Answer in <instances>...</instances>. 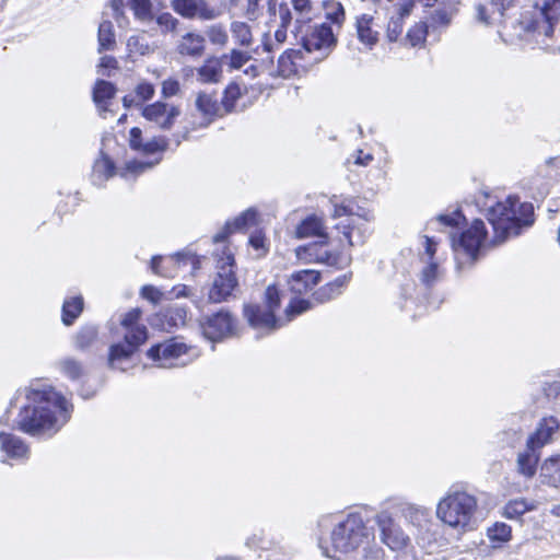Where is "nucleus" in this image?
Listing matches in <instances>:
<instances>
[{"label":"nucleus","mask_w":560,"mask_h":560,"mask_svg":"<svg viewBox=\"0 0 560 560\" xmlns=\"http://www.w3.org/2000/svg\"><path fill=\"white\" fill-rule=\"evenodd\" d=\"M320 532L331 527L329 540L322 545L328 558H352L354 560H386L384 549L375 541V533L360 513L340 516L324 514L317 520Z\"/></svg>","instance_id":"f257e3e1"},{"label":"nucleus","mask_w":560,"mask_h":560,"mask_svg":"<svg viewBox=\"0 0 560 560\" xmlns=\"http://www.w3.org/2000/svg\"><path fill=\"white\" fill-rule=\"evenodd\" d=\"M26 404L22 407L18 427L33 436H52L70 419L72 405L50 385L32 383L20 392Z\"/></svg>","instance_id":"f03ea898"},{"label":"nucleus","mask_w":560,"mask_h":560,"mask_svg":"<svg viewBox=\"0 0 560 560\" xmlns=\"http://www.w3.org/2000/svg\"><path fill=\"white\" fill-rule=\"evenodd\" d=\"M486 217L494 232V243H502L511 236L521 234L523 228L534 223V207L529 202H520L516 196L490 205Z\"/></svg>","instance_id":"7ed1b4c3"},{"label":"nucleus","mask_w":560,"mask_h":560,"mask_svg":"<svg viewBox=\"0 0 560 560\" xmlns=\"http://www.w3.org/2000/svg\"><path fill=\"white\" fill-rule=\"evenodd\" d=\"M280 292L276 285H268L264 294L262 305H246L244 314L249 325L258 331L269 334L290 322L295 315L308 310L310 302L306 300H292L287 306L285 317H276L275 311L280 305Z\"/></svg>","instance_id":"20e7f679"},{"label":"nucleus","mask_w":560,"mask_h":560,"mask_svg":"<svg viewBox=\"0 0 560 560\" xmlns=\"http://www.w3.org/2000/svg\"><path fill=\"white\" fill-rule=\"evenodd\" d=\"M478 510L477 498L467 491L450 490L436 504V517L457 533L474 529Z\"/></svg>","instance_id":"39448f33"},{"label":"nucleus","mask_w":560,"mask_h":560,"mask_svg":"<svg viewBox=\"0 0 560 560\" xmlns=\"http://www.w3.org/2000/svg\"><path fill=\"white\" fill-rule=\"evenodd\" d=\"M535 9L528 32L541 49L560 54V0H537Z\"/></svg>","instance_id":"423d86ee"},{"label":"nucleus","mask_w":560,"mask_h":560,"mask_svg":"<svg viewBox=\"0 0 560 560\" xmlns=\"http://www.w3.org/2000/svg\"><path fill=\"white\" fill-rule=\"evenodd\" d=\"M487 240V230L483 221L476 219L471 225L463 231L458 237L451 236V243L454 250L457 268L462 269L466 265L474 264Z\"/></svg>","instance_id":"0eeeda50"},{"label":"nucleus","mask_w":560,"mask_h":560,"mask_svg":"<svg viewBox=\"0 0 560 560\" xmlns=\"http://www.w3.org/2000/svg\"><path fill=\"white\" fill-rule=\"evenodd\" d=\"M234 256L228 246H223L221 255L217 254L218 273L209 291V300L214 303L225 301L237 287L233 271Z\"/></svg>","instance_id":"6e6552de"},{"label":"nucleus","mask_w":560,"mask_h":560,"mask_svg":"<svg viewBox=\"0 0 560 560\" xmlns=\"http://www.w3.org/2000/svg\"><path fill=\"white\" fill-rule=\"evenodd\" d=\"M189 347L177 338L152 346L147 355L156 366L172 369L184 366L190 361Z\"/></svg>","instance_id":"1a4fd4ad"},{"label":"nucleus","mask_w":560,"mask_h":560,"mask_svg":"<svg viewBox=\"0 0 560 560\" xmlns=\"http://www.w3.org/2000/svg\"><path fill=\"white\" fill-rule=\"evenodd\" d=\"M374 522L377 525L381 541L392 551H406L411 546L410 537L402 530L389 511L378 512Z\"/></svg>","instance_id":"9d476101"},{"label":"nucleus","mask_w":560,"mask_h":560,"mask_svg":"<svg viewBox=\"0 0 560 560\" xmlns=\"http://www.w3.org/2000/svg\"><path fill=\"white\" fill-rule=\"evenodd\" d=\"M337 44V37L331 24L323 23L313 27L303 39L305 51L315 54V60L325 59Z\"/></svg>","instance_id":"9b49d317"},{"label":"nucleus","mask_w":560,"mask_h":560,"mask_svg":"<svg viewBox=\"0 0 560 560\" xmlns=\"http://www.w3.org/2000/svg\"><path fill=\"white\" fill-rule=\"evenodd\" d=\"M295 256L305 264L318 262L331 267H341L348 264V257L340 253L331 252L325 242L310 243L299 246L295 249Z\"/></svg>","instance_id":"f8f14e48"},{"label":"nucleus","mask_w":560,"mask_h":560,"mask_svg":"<svg viewBox=\"0 0 560 560\" xmlns=\"http://www.w3.org/2000/svg\"><path fill=\"white\" fill-rule=\"evenodd\" d=\"M197 257L190 253L154 256L151 260V270L161 277L174 278L185 267H189L190 271L197 269Z\"/></svg>","instance_id":"ddd939ff"},{"label":"nucleus","mask_w":560,"mask_h":560,"mask_svg":"<svg viewBox=\"0 0 560 560\" xmlns=\"http://www.w3.org/2000/svg\"><path fill=\"white\" fill-rule=\"evenodd\" d=\"M200 327L207 339L219 341L234 335L236 322L228 311L221 310L211 316L203 317Z\"/></svg>","instance_id":"4468645a"},{"label":"nucleus","mask_w":560,"mask_h":560,"mask_svg":"<svg viewBox=\"0 0 560 560\" xmlns=\"http://www.w3.org/2000/svg\"><path fill=\"white\" fill-rule=\"evenodd\" d=\"M180 114L178 106L161 101L149 104L142 109V116L148 121L164 130L171 129Z\"/></svg>","instance_id":"2eb2a0df"},{"label":"nucleus","mask_w":560,"mask_h":560,"mask_svg":"<svg viewBox=\"0 0 560 560\" xmlns=\"http://www.w3.org/2000/svg\"><path fill=\"white\" fill-rule=\"evenodd\" d=\"M337 229H341L342 237L339 242L342 247L362 245L370 235L368 220L360 215L346 219L337 225Z\"/></svg>","instance_id":"dca6fc26"},{"label":"nucleus","mask_w":560,"mask_h":560,"mask_svg":"<svg viewBox=\"0 0 560 560\" xmlns=\"http://www.w3.org/2000/svg\"><path fill=\"white\" fill-rule=\"evenodd\" d=\"M196 110L200 115L199 121H191V129L205 128L211 124L214 117L221 115V105L214 95L200 92L195 102Z\"/></svg>","instance_id":"f3484780"},{"label":"nucleus","mask_w":560,"mask_h":560,"mask_svg":"<svg viewBox=\"0 0 560 560\" xmlns=\"http://www.w3.org/2000/svg\"><path fill=\"white\" fill-rule=\"evenodd\" d=\"M141 341L125 340L112 345L108 354V364L112 369L126 371L131 366V357L142 345Z\"/></svg>","instance_id":"a211bd4d"},{"label":"nucleus","mask_w":560,"mask_h":560,"mask_svg":"<svg viewBox=\"0 0 560 560\" xmlns=\"http://www.w3.org/2000/svg\"><path fill=\"white\" fill-rule=\"evenodd\" d=\"M141 311L140 308H132L127 312L121 320L120 325L125 329V340L141 341L145 342L148 339V329L145 325L140 323Z\"/></svg>","instance_id":"6ab92c4d"},{"label":"nucleus","mask_w":560,"mask_h":560,"mask_svg":"<svg viewBox=\"0 0 560 560\" xmlns=\"http://www.w3.org/2000/svg\"><path fill=\"white\" fill-rule=\"evenodd\" d=\"M125 3L130 7L140 23L149 24L154 20L151 0H112L110 5L116 18L121 13L120 9Z\"/></svg>","instance_id":"aec40b11"},{"label":"nucleus","mask_w":560,"mask_h":560,"mask_svg":"<svg viewBox=\"0 0 560 560\" xmlns=\"http://www.w3.org/2000/svg\"><path fill=\"white\" fill-rule=\"evenodd\" d=\"M172 8L179 15L188 19L210 20L215 16L213 10L207 8L203 0H172Z\"/></svg>","instance_id":"412c9836"},{"label":"nucleus","mask_w":560,"mask_h":560,"mask_svg":"<svg viewBox=\"0 0 560 560\" xmlns=\"http://www.w3.org/2000/svg\"><path fill=\"white\" fill-rule=\"evenodd\" d=\"M319 279L320 275L318 271L304 269L291 273L287 283L292 293L301 295L313 290V288L319 282Z\"/></svg>","instance_id":"4be33fe9"},{"label":"nucleus","mask_w":560,"mask_h":560,"mask_svg":"<svg viewBox=\"0 0 560 560\" xmlns=\"http://www.w3.org/2000/svg\"><path fill=\"white\" fill-rule=\"evenodd\" d=\"M357 37L366 48L371 49L378 40V30L375 19L370 13H363L355 19Z\"/></svg>","instance_id":"5701e85b"},{"label":"nucleus","mask_w":560,"mask_h":560,"mask_svg":"<svg viewBox=\"0 0 560 560\" xmlns=\"http://www.w3.org/2000/svg\"><path fill=\"white\" fill-rule=\"evenodd\" d=\"M559 422L556 418H544L535 432L528 438L526 446L540 450L552 440V435L558 431Z\"/></svg>","instance_id":"b1692460"},{"label":"nucleus","mask_w":560,"mask_h":560,"mask_svg":"<svg viewBox=\"0 0 560 560\" xmlns=\"http://www.w3.org/2000/svg\"><path fill=\"white\" fill-rule=\"evenodd\" d=\"M142 131L138 127H133L130 130V147L131 149L142 152L144 154H154L158 152H163L167 148V141L163 137H155L153 139L148 140L147 142L142 141Z\"/></svg>","instance_id":"393cba45"},{"label":"nucleus","mask_w":560,"mask_h":560,"mask_svg":"<svg viewBox=\"0 0 560 560\" xmlns=\"http://www.w3.org/2000/svg\"><path fill=\"white\" fill-rule=\"evenodd\" d=\"M539 481L550 488H560V454L551 455L542 460L539 467Z\"/></svg>","instance_id":"a878e982"},{"label":"nucleus","mask_w":560,"mask_h":560,"mask_svg":"<svg viewBox=\"0 0 560 560\" xmlns=\"http://www.w3.org/2000/svg\"><path fill=\"white\" fill-rule=\"evenodd\" d=\"M257 224V212L253 209H247L231 222H226L223 230L213 236V242L219 244L223 243L228 235L233 231L247 229Z\"/></svg>","instance_id":"bb28decb"},{"label":"nucleus","mask_w":560,"mask_h":560,"mask_svg":"<svg viewBox=\"0 0 560 560\" xmlns=\"http://www.w3.org/2000/svg\"><path fill=\"white\" fill-rule=\"evenodd\" d=\"M126 59L133 62L140 57L153 54L158 46L149 43V40L145 37V32H142L129 36L126 43Z\"/></svg>","instance_id":"cd10ccee"},{"label":"nucleus","mask_w":560,"mask_h":560,"mask_svg":"<svg viewBox=\"0 0 560 560\" xmlns=\"http://www.w3.org/2000/svg\"><path fill=\"white\" fill-rule=\"evenodd\" d=\"M0 450L12 459H23L28 456L27 445L19 436L3 430H0Z\"/></svg>","instance_id":"c85d7f7f"},{"label":"nucleus","mask_w":560,"mask_h":560,"mask_svg":"<svg viewBox=\"0 0 560 560\" xmlns=\"http://www.w3.org/2000/svg\"><path fill=\"white\" fill-rule=\"evenodd\" d=\"M302 52L295 49L284 51L278 59L277 77L289 79L298 73Z\"/></svg>","instance_id":"c756f323"},{"label":"nucleus","mask_w":560,"mask_h":560,"mask_svg":"<svg viewBox=\"0 0 560 560\" xmlns=\"http://www.w3.org/2000/svg\"><path fill=\"white\" fill-rule=\"evenodd\" d=\"M205 37L197 33H187L182 36L177 51L183 56L200 57L205 51Z\"/></svg>","instance_id":"7c9ffc66"},{"label":"nucleus","mask_w":560,"mask_h":560,"mask_svg":"<svg viewBox=\"0 0 560 560\" xmlns=\"http://www.w3.org/2000/svg\"><path fill=\"white\" fill-rule=\"evenodd\" d=\"M296 237H320L327 238L323 219L312 214L305 218L296 228Z\"/></svg>","instance_id":"2f4dec72"},{"label":"nucleus","mask_w":560,"mask_h":560,"mask_svg":"<svg viewBox=\"0 0 560 560\" xmlns=\"http://www.w3.org/2000/svg\"><path fill=\"white\" fill-rule=\"evenodd\" d=\"M539 459V451L526 446V450L520 452L516 459L517 472L525 478H532L537 470V463Z\"/></svg>","instance_id":"473e14b6"},{"label":"nucleus","mask_w":560,"mask_h":560,"mask_svg":"<svg viewBox=\"0 0 560 560\" xmlns=\"http://www.w3.org/2000/svg\"><path fill=\"white\" fill-rule=\"evenodd\" d=\"M116 89L113 83L105 80H97L93 89V101L100 113L106 118L108 102L114 97Z\"/></svg>","instance_id":"72a5a7b5"},{"label":"nucleus","mask_w":560,"mask_h":560,"mask_svg":"<svg viewBox=\"0 0 560 560\" xmlns=\"http://www.w3.org/2000/svg\"><path fill=\"white\" fill-rule=\"evenodd\" d=\"M222 60L215 57L208 58L197 69V80L202 83H217L222 78Z\"/></svg>","instance_id":"f704fd0d"},{"label":"nucleus","mask_w":560,"mask_h":560,"mask_svg":"<svg viewBox=\"0 0 560 560\" xmlns=\"http://www.w3.org/2000/svg\"><path fill=\"white\" fill-rule=\"evenodd\" d=\"M401 514L408 524L418 528L427 526L430 521L429 509L416 504H405L401 508Z\"/></svg>","instance_id":"c9c22d12"},{"label":"nucleus","mask_w":560,"mask_h":560,"mask_svg":"<svg viewBox=\"0 0 560 560\" xmlns=\"http://www.w3.org/2000/svg\"><path fill=\"white\" fill-rule=\"evenodd\" d=\"M56 369L67 378L71 381L80 380L84 373L83 364L70 357L62 358L56 362Z\"/></svg>","instance_id":"e433bc0d"},{"label":"nucleus","mask_w":560,"mask_h":560,"mask_svg":"<svg viewBox=\"0 0 560 560\" xmlns=\"http://www.w3.org/2000/svg\"><path fill=\"white\" fill-rule=\"evenodd\" d=\"M114 164L105 155H102L94 162L92 171V180L95 185H102L105 180L114 175Z\"/></svg>","instance_id":"4c0bfd02"},{"label":"nucleus","mask_w":560,"mask_h":560,"mask_svg":"<svg viewBox=\"0 0 560 560\" xmlns=\"http://www.w3.org/2000/svg\"><path fill=\"white\" fill-rule=\"evenodd\" d=\"M536 508L537 505L534 501H528L523 498L515 499L506 503L504 506L503 515L508 518L514 520L518 518L528 511L535 510Z\"/></svg>","instance_id":"58836bf2"},{"label":"nucleus","mask_w":560,"mask_h":560,"mask_svg":"<svg viewBox=\"0 0 560 560\" xmlns=\"http://www.w3.org/2000/svg\"><path fill=\"white\" fill-rule=\"evenodd\" d=\"M98 52L112 50L116 45L114 25L110 21H103L98 26Z\"/></svg>","instance_id":"ea45409f"},{"label":"nucleus","mask_w":560,"mask_h":560,"mask_svg":"<svg viewBox=\"0 0 560 560\" xmlns=\"http://www.w3.org/2000/svg\"><path fill=\"white\" fill-rule=\"evenodd\" d=\"M487 536L497 548L511 540L512 529L505 523H494L487 529Z\"/></svg>","instance_id":"a19ab883"},{"label":"nucleus","mask_w":560,"mask_h":560,"mask_svg":"<svg viewBox=\"0 0 560 560\" xmlns=\"http://www.w3.org/2000/svg\"><path fill=\"white\" fill-rule=\"evenodd\" d=\"M161 159H154V160H133L126 163V166L120 172V176L128 179L132 176H138L142 173H144L148 170H151L156 164L160 163Z\"/></svg>","instance_id":"79ce46f5"},{"label":"nucleus","mask_w":560,"mask_h":560,"mask_svg":"<svg viewBox=\"0 0 560 560\" xmlns=\"http://www.w3.org/2000/svg\"><path fill=\"white\" fill-rule=\"evenodd\" d=\"M549 168H560V155L555 158H549L545 161V165L539 167V171L536 176L532 178V184L535 185L536 182H538L539 177H546L548 178L547 182H545L541 187L538 188L540 195H545L548 191V188L550 186V179L552 178V174L549 171Z\"/></svg>","instance_id":"37998d69"},{"label":"nucleus","mask_w":560,"mask_h":560,"mask_svg":"<svg viewBox=\"0 0 560 560\" xmlns=\"http://www.w3.org/2000/svg\"><path fill=\"white\" fill-rule=\"evenodd\" d=\"M244 89L236 84L231 83L226 86L223 93L221 109L225 113H230L237 108V101L243 96Z\"/></svg>","instance_id":"c03bdc74"},{"label":"nucleus","mask_w":560,"mask_h":560,"mask_svg":"<svg viewBox=\"0 0 560 560\" xmlns=\"http://www.w3.org/2000/svg\"><path fill=\"white\" fill-rule=\"evenodd\" d=\"M83 310V299L74 296L67 299L62 305V322L65 325H71Z\"/></svg>","instance_id":"a18cd8bd"},{"label":"nucleus","mask_w":560,"mask_h":560,"mask_svg":"<svg viewBox=\"0 0 560 560\" xmlns=\"http://www.w3.org/2000/svg\"><path fill=\"white\" fill-rule=\"evenodd\" d=\"M231 33L234 42L241 46H249L253 42L250 27L245 22H233L231 24Z\"/></svg>","instance_id":"49530a36"},{"label":"nucleus","mask_w":560,"mask_h":560,"mask_svg":"<svg viewBox=\"0 0 560 560\" xmlns=\"http://www.w3.org/2000/svg\"><path fill=\"white\" fill-rule=\"evenodd\" d=\"M299 22H308L315 15V8L311 0H291Z\"/></svg>","instance_id":"de8ad7c7"},{"label":"nucleus","mask_w":560,"mask_h":560,"mask_svg":"<svg viewBox=\"0 0 560 560\" xmlns=\"http://www.w3.org/2000/svg\"><path fill=\"white\" fill-rule=\"evenodd\" d=\"M249 60L250 56L247 52L237 49H232L222 57V61H225L231 70L242 69Z\"/></svg>","instance_id":"09e8293b"},{"label":"nucleus","mask_w":560,"mask_h":560,"mask_svg":"<svg viewBox=\"0 0 560 560\" xmlns=\"http://www.w3.org/2000/svg\"><path fill=\"white\" fill-rule=\"evenodd\" d=\"M97 337V329L94 326L83 327L75 336V347L85 349L90 347Z\"/></svg>","instance_id":"8fccbe9b"},{"label":"nucleus","mask_w":560,"mask_h":560,"mask_svg":"<svg viewBox=\"0 0 560 560\" xmlns=\"http://www.w3.org/2000/svg\"><path fill=\"white\" fill-rule=\"evenodd\" d=\"M206 34L213 45L223 47L228 44V33L225 28L220 24L211 25L208 27Z\"/></svg>","instance_id":"3c124183"},{"label":"nucleus","mask_w":560,"mask_h":560,"mask_svg":"<svg viewBox=\"0 0 560 560\" xmlns=\"http://www.w3.org/2000/svg\"><path fill=\"white\" fill-rule=\"evenodd\" d=\"M326 18L336 26L337 30H339L345 21V9L342 4L339 2H331L327 7Z\"/></svg>","instance_id":"603ef678"},{"label":"nucleus","mask_w":560,"mask_h":560,"mask_svg":"<svg viewBox=\"0 0 560 560\" xmlns=\"http://www.w3.org/2000/svg\"><path fill=\"white\" fill-rule=\"evenodd\" d=\"M441 277V270L436 261L429 260L428 265L421 271V281L427 284H433Z\"/></svg>","instance_id":"864d4df0"},{"label":"nucleus","mask_w":560,"mask_h":560,"mask_svg":"<svg viewBox=\"0 0 560 560\" xmlns=\"http://www.w3.org/2000/svg\"><path fill=\"white\" fill-rule=\"evenodd\" d=\"M118 69V61L112 56H103L97 65V73L102 77H110L112 71Z\"/></svg>","instance_id":"5fc2aeb1"},{"label":"nucleus","mask_w":560,"mask_h":560,"mask_svg":"<svg viewBox=\"0 0 560 560\" xmlns=\"http://www.w3.org/2000/svg\"><path fill=\"white\" fill-rule=\"evenodd\" d=\"M347 281V277L345 276L342 280L337 279L334 283H329L325 287H323L319 292L317 293L320 301L329 300L334 298L336 294L339 293L338 288L343 285V283Z\"/></svg>","instance_id":"6e6d98bb"},{"label":"nucleus","mask_w":560,"mask_h":560,"mask_svg":"<svg viewBox=\"0 0 560 560\" xmlns=\"http://www.w3.org/2000/svg\"><path fill=\"white\" fill-rule=\"evenodd\" d=\"M163 34L175 31L178 21L171 13H162L155 19Z\"/></svg>","instance_id":"4d7b16f0"},{"label":"nucleus","mask_w":560,"mask_h":560,"mask_svg":"<svg viewBox=\"0 0 560 560\" xmlns=\"http://www.w3.org/2000/svg\"><path fill=\"white\" fill-rule=\"evenodd\" d=\"M330 201L334 205V213H332L334 218L347 217L346 219H348V218L354 217L352 214V207H351L350 200H343L339 203L336 201V197L334 196L330 199Z\"/></svg>","instance_id":"13d9d810"},{"label":"nucleus","mask_w":560,"mask_h":560,"mask_svg":"<svg viewBox=\"0 0 560 560\" xmlns=\"http://www.w3.org/2000/svg\"><path fill=\"white\" fill-rule=\"evenodd\" d=\"M402 32V20L392 16L387 26V37L390 42L397 40Z\"/></svg>","instance_id":"bf43d9fd"},{"label":"nucleus","mask_w":560,"mask_h":560,"mask_svg":"<svg viewBox=\"0 0 560 560\" xmlns=\"http://www.w3.org/2000/svg\"><path fill=\"white\" fill-rule=\"evenodd\" d=\"M464 220L463 214L459 211H454L450 214H440L436 221L446 226H457Z\"/></svg>","instance_id":"052dcab7"},{"label":"nucleus","mask_w":560,"mask_h":560,"mask_svg":"<svg viewBox=\"0 0 560 560\" xmlns=\"http://www.w3.org/2000/svg\"><path fill=\"white\" fill-rule=\"evenodd\" d=\"M179 91H180V84L177 80L167 79V80L163 81V83H162L163 97L168 98V97L175 96L179 93Z\"/></svg>","instance_id":"680f3d73"},{"label":"nucleus","mask_w":560,"mask_h":560,"mask_svg":"<svg viewBox=\"0 0 560 560\" xmlns=\"http://www.w3.org/2000/svg\"><path fill=\"white\" fill-rule=\"evenodd\" d=\"M154 92H155V89H154L153 84H151L149 82H141L136 88V95L141 101L150 100L151 97H153Z\"/></svg>","instance_id":"e2e57ef3"},{"label":"nucleus","mask_w":560,"mask_h":560,"mask_svg":"<svg viewBox=\"0 0 560 560\" xmlns=\"http://www.w3.org/2000/svg\"><path fill=\"white\" fill-rule=\"evenodd\" d=\"M425 30L422 25H416L413 28L409 30L407 36L411 43V45H417L425 38Z\"/></svg>","instance_id":"0e129e2a"},{"label":"nucleus","mask_w":560,"mask_h":560,"mask_svg":"<svg viewBox=\"0 0 560 560\" xmlns=\"http://www.w3.org/2000/svg\"><path fill=\"white\" fill-rule=\"evenodd\" d=\"M142 296L153 303H159L162 298V293L153 285H145L142 288Z\"/></svg>","instance_id":"69168bd1"},{"label":"nucleus","mask_w":560,"mask_h":560,"mask_svg":"<svg viewBox=\"0 0 560 560\" xmlns=\"http://www.w3.org/2000/svg\"><path fill=\"white\" fill-rule=\"evenodd\" d=\"M249 244L256 249V250H262L266 252L265 247V236L261 232H255L249 237Z\"/></svg>","instance_id":"338daca9"},{"label":"nucleus","mask_w":560,"mask_h":560,"mask_svg":"<svg viewBox=\"0 0 560 560\" xmlns=\"http://www.w3.org/2000/svg\"><path fill=\"white\" fill-rule=\"evenodd\" d=\"M423 246H424V254L429 257V260L433 261V256L436 252V243L432 237L423 236L422 237Z\"/></svg>","instance_id":"774afa93"}]
</instances>
